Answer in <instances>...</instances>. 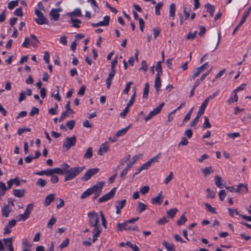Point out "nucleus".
<instances>
[{
    "mask_svg": "<svg viewBox=\"0 0 251 251\" xmlns=\"http://www.w3.org/2000/svg\"><path fill=\"white\" fill-rule=\"evenodd\" d=\"M39 112V110L38 108L33 107L30 112L29 113V116H34L35 114H38Z\"/></svg>",
    "mask_w": 251,
    "mask_h": 251,
    "instance_id": "obj_62",
    "label": "nucleus"
},
{
    "mask_svg": "<svg viewBox=\"0 0 251 251\" xmlns=\"http://www.w3.org/2000/svg\"><path fill=\"white\" fill-rule=\"evenodd\" d=\"M197 32V31L193 32H189L187 35L186 39L188 40H193L196 36Z\"/></svg>",
    "mask_w": 251,
    "mask_h": 251,
    "instance_id": "obj_59",
    "label": "nucleus"
},
{
    "mask_svg": "<svg viewBox=\"0 0 251 251\" xmlns=\"http://www.w3.org/2000/svg\"><path fill=\"white\" fill-rule=\"evenodd\" d=\"M126 246L129 247L134 251H140L139 248L134 244L131 242H126Z\"/></svg>",
    "mask_w": 251,
    "mask_h": 251,
    "instance_id": "obj_45",
    "label": "nucleus"
},
{
    "mask_svg": "<svg viewBox=\"0 0 251 251\" xmlns=\"http://www.w3.org/2000/svg\"><path fill=\"white\" fill-rule=\"evenodd\" d=\"M5 245H7L8 248L13 247L12 246V238L9 237L3 239Z\"/></svg>",
    "mask_w": 251,
    "mask_h": 251,
    "instance_id": "obj_48",
    "label": "nucleus"
},
{
    "mask_svg": "<svg viewBox=\"0 0 251 251\" xmlns=\"http://www.w3.org/2000/svg\"><path fill=\"white\" fill-rule=\"evenodd\" d=\"M75 125V120H70L66 123V126L68 127L70 130H72Z\"/></svg>",
    "mask_w": 251,
    "mask_h": 251,
    "instance_id": "obj_60",
    "label": "nucleus"
},
{
    "mask_svg": "<svg viewBox=\"0 0 251 251\" xmlns=\"http://www.w3.org/2000/svg\"><path fill=\"white\" fill-rule=\"evenodd\" d=\"M223 179L222 178L219 176H216L215 177V185L219 188H222L223 187Z\"/></svg>",
    "mask_w": 251,
    "mask_h": 251,
    "instance_id": "obj_20",
    "label": "nucleus"
},
{
    "mask_svg": "<svg viewBox=\"0 0 251 251\" xmlns=\"http://www.w3.org/2000/svg\"><path fill=\"white\" fill-rule=\"evenodd\" d=\"M14 15L19 17H22L23 16V12L22 11V8L19 7L16 9L14 13Z\"/></svg>",
    "mask_w": 251,
    "mask_h": 251,
    "instance_id": "obj_61",
    "label": "nucleus"
},
{
    "mask_svg": "<svg viewBox=\"0 0 251 251\" xmlns=\"http://www.w3.org/2000/svg\"><path fill=\"white\" fill-rule=\"evenodd\" d=\"M211 70L212 68H211L209 70L207 71L205 73L203 74L200 78L197 79V80H196V81L195 82V84L193 85L194 86V87H197L201 83V82H202L205 79V78L210 73Z\"/></svg>",
    "mask_w": 251,
    "mask_h": 251,
    "instance_id": "obj_16",
    "label": "nucleus"
},
{
    "mask_svg": "<svg viewBox=\"0 0 251 251\" xmlns=\"http://www.w3.org/2000/svg\"><path fill=\"white\" fill-rule=\"evenodd\" d=\"M160 75L159 74H156L154 81V87L157 92L159 91L161 85Z\"/></svg>",
    "mask_w": 251,
    "mask_h": 251,
    "instance_id": "obj_17",
    "label": "nucleus"
},
{
    "mask_svg": "<svg viewBox=\"0 0 251 251\" xmlns=\"http://www.w3.org/2000/svg\"><path fill=\"white\" fill-rule=\"evenodd\" d=\"M76 142V137L73 136L71 137H67L63 144L62 148H65L66 151H68L73 146L75 145Z\"/></svg>",
    "mask_w": 251,
    "mask_h": 251,
    "instance_id": "obj_5",
    "label": "nucleus"
},
{
    "mask_svg": "<svg viewBox=\"0 0 251 251\" xmlns=\"http://www.w3.org/2000/svg\"><path fill=\"white\" fill-rule=\"evenodd\" d=\"M202 172L205 176H209L213 172L211 167H205L202 170Z\"/></svg>",
    "mask_w": 251,
    "mask_h": 251,
    "instance_id": "obj_34",
    "label": "nucleus"
},
{
    "mask_svg": "<svg viewBox=\"0 0 251 251\" xmlns=\"http://www.w3.org/2000/svg\"><path fill=\"white\" fill-rule=\"evenodd\" d=\"M202 71L201 69V68H200L199 67L197 68L196 70L195 71L194 74L191 76L190 79L191 80L195 79L197 76H198L200 74V73Z\"/></svg>",
    "mask_w": 251,
    "mask_h": 251,
    "instance_id": "obj_49",
    "label": "nucleus"
},
{
    "mask_svg": "<svg viewBox=\"0 0 251 251\" xmlns=\"http://www.w3.org/2000/svg\"><path fill=\"white\" fill-rule=\"evenodd\" d=\"M161 153L159 152L157 155H156L155 156L151 157L150 159L149 160V162L151 163V164L152 163L155 162H158V159L160 158L161 156Z\"/></svg>",
    "mask_w": 251,
    "mask_h": 251,
    "instance_id": "obj_50",
    "label": "nucleus"
},
{
    "mask_svg": "<svg viewBox=\"0 0 251 251\" xmlns=\"http://www.w3.org/2000/svg\"><path fill=\"white\" fill-rule=\"evenodd\" d=\"M92 194V193L90 189L88 188L82 194V195L80 196V199H84L88 197L90 195Z\"/></svg>",
    "mask_w": 251,
    "mask_h": 251,
    "instance_id": "obj_40",
    "label": "nucleus"
},
{
    "mask_svg": "<svg viewBox=\"0 0 251 251\" xmlns=\"http://www.w3.org/2000/svg\"><path fill=\"white\" fill-rule=\"evenodd\" d=\"M92 176L91 175V173H89V170H88L82 177L81 180L83 181H87L89 180Z\"/></svg>",
    "mask_w": 251,
    "mask_h": 251,
    "instance_id": "obj_56",
    "label": "nucleus"
},
{
    "mask_svg": "<svg viewBox=\"0 0 251 251\" xmlns=\"http://www.w3.org/2000/svg\"><path fill=\"white\" fill-rule=\"evenodd\" d=\"M165 103L161 102L157 107L154 108L153 110L151 111L149 114L145 118L144 120L148 121L151 119L153 116L158 114L161 110L162 107L164 106Z\"/></svg>",
    "mask_w": 251,
    "mask_h": 251,
    "instance_id": "obj_6",
    "label": "nucleus"
},
{
    "mask_svg": "<svg viewBox=\"0 0 251 251\" xmlns=\"http://www.w3.org/2000/svg\"><path fill=\"white\" fill-rule=\"evenodd\" d=\"M110 17L105 16L103 18V21L99 22L100 26H106L109 25Z\"/></svg>",
    "mask_w": 251,
    "mask_h": 251,
    "instance_id": "obj_32",
    "label": "nucleus"
},
{
    "mask_svg": "<svg viewBox=\"0 0 251 251\" xmlns=\"http://www.w3.org/2000/svg\"><path fill=\"white\" fill-rule=\"evenodd\" d=\"M51 176L56 174L60 175H62L64 174V171L63 169H61L60 168H55L51 169Z\"/></svg>",
    "mask_w": 251,
    "mask_h": 251,
    "instance_id": "obj_31",
    "label": "nucleus"
},
{
    "mask_svg": "<svg viewBox=\"0 0 251 251\" xmlns=\"http://www.w3.org/2000/svg\"><path fill=\"white\" fill-rule=\"evenodd\" d=\"M126 230V222L124 223H118L116 227V230L117 231H122Z\"/></svg>",
    "mask_w": 251,
    "mask_h": 251,
    "instance_id": "obj_46",
    "label": "nucleus"
},
{
    "mask_svg": "<svg viewBox=\"0 0 251 251\" xmlns=\"http://www.w3.org/2000/svg\"><path fill=\"white\" fill-rule=\"evenodd\" d=\"M103 184L104 183L102 181H99L92 187L89 188L90 189L92 194H93V193L101 194Z\"/></svg>",
    "mask_w": 251,
    "mask_h": 251,
    "instance_id": "obj_9",
    "label": "nucleus"
},
{
    "mask_svg": "<svg viewBox=\"0 0 251 251\" xmlns=\"http://www.w3.org/2000/svg\"><path fill=\"white\" fill-rule=\"evenodd\" d=\"M13 195L18 198H22L24 197L25 191L23 189H14L13 191Z\"/></svg>",
    "mask_w": 251,
    "mask_h": 251,
    "instance_id": "obj_22",
    "label": "nucleus"
},
{
    "mask_svg": "<svg viewBox=\"0 0 251 251\" xmlns=\"http://www.w3.org/2000/svg\"><path fill=\"white\" fill-rule=\"evenodd\" d=\"M227 210L229 213L230 216L232 217H234L235 215L240 216L239 213H238L236 209L228 208Z\"/></svg>",
    "mask_w": 251,
    "mask_h": 251,
    "instance_id": "obj_51",
    "label": "nucleus"
},
{
    "mask_svg": "<svg viewBox=\"0 0 251 251\" xmlns=\"http://www.w3.org/2000/svg\"><path fill=\"white\" fill-rule=\"evenodd\" d=\"M89 225L94 228H101L99 224V218L98 213L95 212H90L88 213Z\"/></svg>",
    "mask_w": 251,
    "mask_h": 251,
    "instance_id": "obj_2",
    "label": "nucleus"
},
{
    "mask_svg": "<svg viewBox=\"0 0 251 251\" xmlns=\"http://www.w3.org/2000/svg\"><path fill=\"white\" fill-rule=\"evenodd\" d=\"M84 169V167H73L66 171L64 177V181H67L75 178Z\"/></svg>",
    "mask_w": 251,
    "mask_h": 251,
    "instance_id": "obj_1",
    "label": "nucleus"
},
{
    "mask_svg": "<svg viewBox=\"0 0 251 251\" xmlns=\"http://www.w3.org/2000/svg\"><path fill=\"white\" fill-rule=\"evenodd\" d=\"M47 182L46 180L42 178H39L36 182V185L39 186L42 188L44 187L46 185Z\"/></svg>",
    "mask_w": 251,
    "mask_h": 251,
    "instance_id": "obj_37",
    "label": "nucleus"
},
{
    "mask_svg": "<svg viewBox=\"0 0 251 251\" xmlns=\"http://www.w3.org/2000/svg\"><path fill=\"white\" fill-rule=\"evenodd\" d=\"M164 197L162 195V193L161 191L158 195L155 198H153L151 201L152 204H160L162 202Z\"/></svg>",
    "mask_w": 251,
    "mask_h": 251,
    "instance_id": "obj_12",
    "label": "nucleus"
},
{
    "mask_svg": "<svg viewBox=\"0 0 251 251\" xmlns=\"http://www.w3.org/2000/svg\"><path fill=\"white\" fill-rule=\"evenodd\" d=\"M67 14L70 16L71 17L73 16L80 17L81 16V12L79 9L76 8L73 12H71L70 13H68Z\"/></svg>",
    "mask_w": 251,
    "mask_h": 251,
    "instance_id": "obj_41",
    "label": "nucleus"
},
{
    "mask_svg": "<svg viewBox=\"0 0 251 251\" xmlns=\"http://www.w3.org/2000/svg\"><path fill=\"white\" fill-rule=\"evenodd\" d=\"M162 245L166 248L167 251H175V246L173 244H169L166 241H163Z\"/></svg>",
    "mask_w": 251,
    "mask_h": 251,
    "instance_id": "obj_26",
    "label": "nucleus"
},
{
    "mask_svg": "<svg viewBox=\"0 0 251 251\" xmlns=\"http://www.w3.org/2000/svg\"><path fill=\"white\" fill-rule=\"evenodd\" d=\"M109 149V144L107 142L102 144L98 151V154L102 155L103 153L107 152Z\"/></svg>",
    "mask_w": 251,
    "mask_h": 251,
    "instance_id": "obj_11",
    "label": "nucleus"
},
{
    "mask_svg": "<svg viewBox=\"0 0 251 251\" xmlns=\"http://www.w3.org/2000/svg\"><path fill=\"white\" fill-rule=\"evenodd\" d=\"M139 158V156L135 155L133 156L131 159V161H130L127 165H126V170L131 168L133 165L137 161L138 158Z\"/></svg>",
    "mask_w": 251,
    "mask_h": 251,
    "instance_id": "obj_28",
    "label": "nucleus"
},
{
    "mask_svg": "<svg viewBox=\"0 0 251 251\" xmlns=\"http://www.w3.org/2000/svg\"><path fill=\"white\" fill-rule=\"evenodd\" d=\"M150 190V187L148 186H144L140 188V192L142 195H145Z\"/></svg>",
    "mask_w": 251,
    "mask_h": 251,
    "instance_id": "obj_54",
    "label": "nucleus"
},
{
    "mask_svg": "<svg viewBox=\"0 0 251 251\" xmlns=\"http://www.w3.org/2000/svg\"><path fill=\"white\" fill-rule=\"evenodd\" d=\"M219 195L220 200L222 201H223L224 200L226 195V193L225 190H220L219 192Z\"/></svg>",
    "mask_w": 251,
    "mask_h": 251,
    "instance_id": "obj_64",
    "label": "nucleus"
},
{
    "mask_svg": "<svg viewBox=\"0 0 251 251\" xmlns=\"http://www.w3.org/2000/svg\"><path fill=\"white\" fill-rule=\"evenodd\" d=\"M168 222V220L167 219L166 217H163L160 219L157 222L159 225H162Z\"/></svg>",
    "mask_w": 251,
    "mask_h": 251,
    "instance_id": "obj_63",
    "label": "nucleus"
},
{
    "mask_svg": "<svg viewBox=\"0 0 251 251\" xmlns=\"http://www.w3.org/2000/svg\"><path fill=\"white\" fill-rule=\"evenodd\" d=\"M187 221V218L184 216V214H183L180 218L179 220L176 222V224L178 226H181L184 225L185 222Z\"/></svg>",
    "mask_w": 251,
    "mask_h": 251,
    "instance_id": "obj_47",
    "label": "nucleus"
},
{
    "mask_svg": "<svg viewBox=\"0 0 251 251\" xmlns=\"http://www.w3.org/2000/svg\"><path fill=\"white\" fill-rule=\"evenodd\" d=\"M126 134V128H122L118 130L116 133L115 136L113 138V140H112V142H114L117 141V138L119 137L124 135Z\"/></svg>",
    "mask_w": 251,
    "mask_h": 251,
    "instance_id": "obj_21",
    "label": "nucleus"
},
{
    "mask_svg": "<svg viewBox=\"0 0 251 251\" xmlns=\"http://www.w3.org/2000/svg\"><path fill=\"white\" fill-rule=\"evenodd\" d=\"M11 210V209H10L9 206V204H7L3 206L1 208V214L2 216L5 218L8 217Z\"/></svg>",
    "mask_w": 251,
    "mask_h": 251,
    "instance_id": "obj_14",
    "label": "nucleus"
},
{
    "mask_svg": "<svg viewBox=\"0 0 251 251\" xmlns=\"http://www.w3.org/2000/svg\"><path fill=\"white\" fill-rule=\"evenodd\" d=\"M71 22L73 24V26L75 28H79L80 27L79 24L81 23L80 20L72 18H71Z\"/></svg>",
    "mask_w": 251,
    "mask_h": 251,
    "instance_id": "obj_36",
    "label": "nucleus"
},
{
    "mask_svg": "<svg viewBox=\"0 0 251 251\" xmlns=\"http://www.w3.org/2000/svg\"><path fill=\"white\" fill-rule=\"evenodd\" d=\"M147 206L146 204L139 201L138 203V206L136 210L138 213H141L146 209Z\"/></svg>",
    "mask_w": 251,
    "mask_h": 251,
    "instance_id": "obj_29",
    "label": "nucleus"
},
{
    "mask_svg": "<svg viewBox=\"0 0 251 251\" xmlns=\"http://www.w3.org/2000/svg\"><path fill=\"white\" fill-rule=\"evenodd\" d=\"M92 148L91 147H89L84 155V158L86 159H90L92 156Z\"/></svg>",
    "mask_w": 251,
    "mask_h": 251,
    "instance_id": "obj_38",
    "label": "nucleus"
},
{
    "mask_svg": "<svg viewBox=\"0 0 251 251\" xmlns=\"http://www.w3.org/2000/svg\"><path fill=\"white\" fill-rule=\"evenodd\" d=\"M115 193L116 188H113L109 192L99 198L98 202L99 203H101L110 200L111 199L114 197Z\"/></svg>",
    "mask_w": 251,
    "mask_h": 251,
    "instance_id": "obj_7",
    "label": "nucleus"
},
{
    "mask_svg": "<svg viewBox=\"0 0 251 251\" xmlns=\"http://www.w3.org/2000/svg\"><path fill=\"white\" fill-rule=\"evenodd\" d=\"M234 96L233 97L230 98L227 100L228 103H234L237 102L238 100V96L236 93H233Z\"/></svg>",
    "mask_w": 251,
    "mask_h": 251,
    "instance_id": "obj_53",
    "label": "nucleus"
},
{
    "mask_svg": "<svg viewBox=\"0 0 251 251\" xmlns=\"http://www.w3.org/2000/svg\"><path fill=\"white\" fill-rule=\"evenodd\" d=\"M205 7L207 9V11L210 13V16L213 17L215 12V8L214 5L207 3L205 4Z\"/></svg>",
    "mask_w": 251,
    "mask_h": 251,
    "instance_id": "obj_24",
    "label": "nucleus"
},
{
    "mask_svg": "<svg viewBox=\"0 0 251 251\" xmlns=\"http://www.w3.org/2000/svg\"><path fill=\"white\" fill-rule=\"evenodd\" d=\"M227 136L229 138L234 139L236 138L239 137L240 136V134L238 132L229 133L227 134Z\"/></svg>",
    "mask_w": 251,
    "mask_h": 251,
    "instance_id": "obj_55",
    "label": "nucleus"
},
{
    "mask_svg": "<svg viewBox=\"0 0 251 251\" xmlns=\"http://www.w3.org/2000/svg\"><path fill=\"white\" fill-rule=\"evenodd\" d=\"M55 198V194H50L49 195H48L44 201V205L45 206H48L49 205L50 203L54 200Z\"/></svg>",
    "mask_w": 251,
    "mask_h": 251,
    "instance_id": "obj_18",
    "label": "nucleus"
},
{
    "mask_svg": "<svg viewBox=\"0 0 251 251\" xmlns=\"http://www.w3.org/2000/svg\"><path fill=\"white\" fill-rule=\"evenodd\" d=\"M117 202L118 203V204L116 206V212L117 214H119L120 213L121 209L124 207L125 204L126 203V199H124L120 202L118 201Z\"/></svg>",
    "mask_w": 251,
    "mask_h": 251,
    "instance_id": "obj_25",
    "label": "nucleus"
},
{
    "mask_svg": "<svg viewBox=\"0 0 251 251\" xmlns=\"http://www.w3.org/2000/svg\"><path fill=\"white\" fill-rule=\"evenodd\" d=\"M148 66L146 61L143 60L141 62V67L140 68V70H143L144 72H146L148 71Z\"/></svg>",
    "mask_w": 251,
    "mask_h": 251,
    "instance_id": "obj_57",
    "label": "nucleus"
},
{
    "mask_svg": "<svg viewBox=\"0 0 251 251\" xmlns=\"http://www.w3.org/2000/svg\"><path fill=\"white\" fill-rule=\"evenodd\" d=\"M33 208V204L30 203L28 204L24 213L17 216L16 218L18 221H25L30 216L31 210Z\"/></svg>",
    "mask_w": 251,
    "mask_h": 251,
    "instance_id": "obj_4",
    "label": "nucleus"
},
{
    "mask_svg": "<svg viewBox=\"0 0 251 251\" xmlns=\"http://www.w3.org/2000/svg\"><path fill=\"white\" fill-rule=\"evenodd\" d=\"M7 190L4 183L0 181V198L3 196Z\"/></svg>",
    "mask_w": 251,
    "mask_h": 251,
    "instance_id": "obj_27",
    "label": "nucleus"
},
{
    "mask_svg": "<svg viewBox=\"0 0 251 251\" xmlns=\"http://www.w3.org/2000/svg\"><path fill=\"white\" fill-rule=\"evenodd\" d=\"M204 205L206 207V210L212 213L216 214L217 212L215 210V208L211 206V205L208 203H204Z\"/></svg>",
    "mask_w": 251,
    "mask_h": 251,
    "instance_id": "obj_44",
    "label": "nucleus"
},
{
    "mask_svg": "<svg viewBox=\"0 0 251 251\" xmlns=\"http://www.w3.org/2000/svg\"><path fill=\"white\" fill-rule=\"evenodd\" d=\"M161 63V61H158L156 65V71L157 72V74H159L160 75L162 74Z\"/></svg>",
    "mask_w": 251,
    "mask_h": 251,
    "instance_id": "obj_52",
    "label": "nucleus"
},
{
    "mask_svg": "<svg viewBox=\"0 0 251 251\" xmlns=\"http://www.w3.org/2000/svg\"><path fill=\"white\" fill-rule=\"evenodd\" d=\"M101 232V228H93V242L95 243L97 240V238L100 236V233Z\"/></svg>",
    "mask_w": 251,
    "mask_h": 251,
    "instance_id": "obj_19",
    "label": "nucleus"
},
{
    "mask_svg": "<svg viewBox=\"0 0 251 251\" xmlns=\"http://www.w3.org/2000/svg\"><path fill=\"white\" fill-rule=\"evenodd\" d=\"M175 11H176V5L175 3H172L170 5L169 7V16L172 19H174L175 16Z\"/></svg>",
    "mask_w": 251,
    "mask_h": 251,
    "instance_id": "obj_23",
    "label": "nucleus"
},
{
    "mask_svg": "<svg viewBox=\"0 0 251 251\" xmlns=\"http://www.w3.org/2000/svg\"><path fill=\"white\" fill-rule=\"evenodd\" d=\"M251 11V6L250 7V8L247 11H246L244 12V13L243 15L242 20L240 21V23L234 29L233 33H232L233 34H234L236 33V32L237 31V30L241 27V26L245 22L246 19L249 16Z\"/></svg>",
    "mask_w": 251,
    "mask_h": 251,
    "instance_id": "obj_8",
    "label": "nucleus"
},
{
    "mask_svg": "<svg viewBox=\"0 0 251 251\" xmlns=\"http://www.w3.org/2000/svg\"><path fill=\"white\" fill-rule=\"evenodd\" d=\"M177 211L178 210L177 208H174L168 210L167 212V214L169 217H171V218H173L175 216Z\"/></svg>",
    "mask_w": 251,
    "mask_h": 251,
    "instance_id": "obj_33",
    "label": "nucleus"
},
{
    "mask_svg": "<svg viewBox=\"0 0 251 251\" xmlns=\"http://www.w3.org/2000/svg\"><path fill=\"white\" fill-rule=\"evenodd\" d=\"M149 84L148 82H146L145 84V86L144 88V92L143 95V98L145 99H147L148 98V96L149 94Z\"/></svg>",
    "mask_w": 251,
    "mask_h": 251,
    "instance_id": "obj_35",
    "label": "nucleus"
},
{
    "mask_svg": "<svg viewBox=\"0 0 251 251\" xmlns=\"http://www.w3.org/2000/svg\"><path fill=\"white\" fill-rule=\"evenodd\" d=\"M133 93L131 96L130 100H129L128 103L126 104V113L128 112V108L130 106H131L134 102L135 97L136 96V86H135L133 89Z\"/></svg>",
    "mask_w": 251,
    "mask_h": 251,
    "instance_id": "obj_13",
    "label": "nucleus"
},
{
    "mask_svg": "<svg viewBox=\"0 0 251 251\" xmlns=\"http://www.w3.org/2000/svg\"><path fill=\"white\" fill-rule=\"evenodd\" d=\"M18 0H12L9 2L8 4V8L11 10L13 9L15 7L18 6Z\"/></svg>",
    "mask_w": 251,
    "mask_h": 251,
    "instance_id": "obj_42",
    "label": "nucleus"
},
{
    "mask_svg": "<svg viewBox=\"0 0 251 251\" xmlns=\"http://www.w3.org/2000/svg\"><path fill=\"white\" fill-rule=\"evenodd\" d=\"M163 3L162 2H160L158 3L155 6V14L156 15L159 16L160 15V10L163 6Z\"/></svg>",
    "mask_w": 251,
    "mask_h": 251,
    "instance_id": "obj_43",
    "label": "nucleus"
},
{
    "mask_svg": "<svg viewBox=\"0 0 251 251\" xmlns=\"http://www.w3.org/2000/svg\"><path fill=\"white\" fill-rule=\"evenodd\" d=\"M61 9L60 8L54 9L52 8L50 13L49 15L51 17V20L57 21L60 16V14L59 12L61 11Z\"/></svg>",
    "mask_w": 251,
    "mask_h": 251,
    "instance_id": "obj_10",
    "label": "nucleus"
},
{
    "mask_svg": "<svg viewBox=\"0 0 251 251\" xmlns=\"http://www.w3.org/2000/svg\"><path fill=\"white\" fill-rule=\"evenodd\" d=\"M211 127V125L209 122L208 118L207 117H204V122L202 125V128L205 129Z\"/></svg>",
    "mask_w": 251,
    "mask_h": 251,
    "instance_id": "obj_39",
    "label": "nucleus"
},
{
    "mask_svg": "<svg viewBox=\"0 0 251 251\" xmlns=\"http://www.w3.org/2000/svg\"><path fill=\"white\" fill-rule=\"evenodd\" d=\"M35 174L38 176H43L45 175L47 176H51V169H48L46 170H42L40 172H37Z\"/></svg>",
    "mask_w": 251,
    "mask_h": 251,
    "instance_id": "obj_30",
    "label": "nucleus"
},
{
    "mask_svg": "<svg viewBox=\"0 0 251 251\" xmlns=\"http://www.w3.org/2000/svg\"><path fill=\"white\" fill-rule=\"evenodd\" d=\"M56 222V219L52 216L48 223L47 226H48V228H51L52 226L54 224H55Z\"/></svg>",
    "mask_w": 251,
    "mask_h": 251,
    "instance_id": "obj_58",
    "label": "nucleus"
},
{
    "mask_svg": "<svg viewBox=\"0 0 251 251\" xmlns=\"http://www.w3.org/2000/svg\"><path fill=\"white\" fill-rule=\"evenodd\" d=\"M248 191V186L247 184H244L243 183L240 184L238 186V188L236 189V192L241 193H247Z\"/></svg>",
    "mask_w": 251,
    "mask_h": 251,
    "instance_id": "obj_15",
    "label": "nucleus"
},
{
    "mask_svg": "<svg viewBox=\"0 0 251 251\" xmlns=\"http://www.w3.org/2000/svg\"><path fill=\"white\" fill-rule=\"evenodd\" d=\"M35 14H36L37 18H35V22L40 25L44 24L48 25L49 21L48 19L44 16L43 13L38 9H35Z\"/></svg>",
    "mask_w": 251,
    "mask_h": 251,
    "instance_id": "obj_3",
    "label": "nucleus"
}]
</instances>
